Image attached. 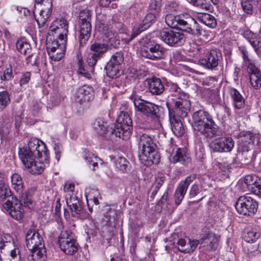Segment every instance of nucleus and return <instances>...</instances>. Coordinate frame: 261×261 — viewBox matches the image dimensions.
<instances>
[{"mask_svg": "<svg viewBox=\"0 0 261 261\" xmlns=\"http://www.w3.org/2000/svg\"><path fill=\"white\" fill-rule=\"evenodd\" d=\"M79 24L80 28V42L81 46H84L90 37L92 25L89 21L79 22Z\"/></svg>", "mask_w": 261, "mask_h": 261, "instance_id": "obj_25", "label": "nucleus"}, {"mask_svg": "<svg viewBox=\"0 0 261 261\" xmlns=\"http://www.w3.org/2000/svg\"><path fill=\"white\" fill-rule=\"evenodd\" d=\"M105 217L107 219L106 221L109 223L111 220H115L116 217V212L114 210L110 209L109 212H107L105 214Z\"/></svg>", "mask_w": 261, "mask_h": 261, "instance_id": "obj_63", "label": "nucleus"}, {"mask_svg": "<svg viewBox=\"0 0 261 261\" xmlns=\"http://www.w3.org/2000/svg\"><path fill=\"white\" fill-rule=\"evenodd\" d=\"M53 5H43L38 15H34V17L39 27L43 26L49 17L52 12Z\"/></svg>", "mask_w": 261, "mask_h": 261, "instance_id": "obj_28", "label": "nucleus"}, {"mask_svg": "<svg viewBox=\"0 0 261 261\" xmlns=\"http://www.w3.org/2000/svg\"><path fill=\"white\" fill-rule=\"evenodd\" d=\"M16 247L14 245L12 237L9 234H4L2 236L0 241V250H8Z\"/></svg>", "mask_w": 261, "mask_h": 261, "instance_id": "obj_38", "label": "nucleus"}, {"mask_svg": "<svg viewBox=\"0 0 261 261\" xmlns=\"http://www.w3.org/2000/svg\"><path fill=\"white\" fill-rule=\"evenodd\" d=\"M1 79L3 81H9L13 77L12 70L11 67L7 68L3 72V73L0 75Z\"/></svg>", "mask_w": 261, "mask_h": 261, "instance_id": "obj_57", "label": "nucleus"}, {"mask_svg": "<svg viewBox=\"0 0 261 261\" xmlns=\"http://www.w3.org/2000/svg\"><path fill=\"white\" fill-rule=\"evenodd\" d=\"M11 192L8 185L3 179L0 180V198L2 200L11 199Z\"/></svg>", "mask_w": 261, "mask_h": 261, "instance_id": "obj_45", "label": "nucleus"}, {"mask_svg": "<svg viewBox=\"0 0 261 261\" xmlns=\"http://www.w3.org/2000/svg\"><path fill=\"white\" fill-rule=\"evenodd\" d=\"M12 188L19 194V199L23 202L24 206L29 209L33 208L34 203L31 199L30 192L23 191V182L21 176L17 173L11 176Z\"/></svg>", "mask_w": 261, "mask_h": 261, "instance_id": "obj_11", "label": "nucleus"}, {"mask_svg": "<svg viewBox=\"0 0 261 261\" xmlns=\"http://www.w3.org/2000/svg\"><path fill=\"white\" fill-rule=\"evenodd\" d=\"M56 159L58 161H59L62 152V145L59 143H55L54 146Z\"/></svg>", "mask_w": 261, "mask_h": 261, "instance_id": "obj_64", "label": "nucleus"}, {"mask_svg": "<svg viewBox=\"0 0 261 261\" xmlns=\"http://www.w3.org/2000/svg\"><path fill=\"white\" fill-rule=\"evenodd\" d=\"M158 15L153 12L148 13L144 17L140 24H136L133 28L131 36L127 34L120 33L116 34L112 30V28L101 21H98L96 24L97 30L106 36L109 40L113 38L117 40L121 39L124 42H129L140 33L147 29L155 21Z\"/></svg>", "mask_w": 261, "mask_h": 261, "instance_id": "obj_2", "label": "nucleus"}, {"mask_svg": "<svg viewBox=\"0 0 261 261\" xmlns=\"http://www.w3.org/2000/svg\"><path fill=\"white\" fill-rule=\"evenodd\" d=\"M25 240L29 250L45 246L42 237L34 230L30 229L27 232Z\"/></svg>", "mask_w": 261, "mask_h": 261, "instance_id": "obj_20", "label": "nucleus"}, {"mask_svg": "<svg viewBox=\"0 0 261 261\" xmlns=\"http://www.w3.org/2000/svg\"><path fill=\"white\" fill-rule=\"evenodd\" d=\"M165 21L169 27L180 30L189 34L200 35L202 33V30L195 19L189 14L175 16L172 14H167Z\"/></svg>", "mask_w": 261, "mask_h": 261, "instance_id": "obj_5", "label": "nucleus"}, {"mask_svg": "<svg viewBox=\"0 0 261 261\" xmlns=\"http://www.w3.org/2000/svg\"><path fill=\"white\" fill-rule=\"evenodd\" d=\"M21 202L16 197H12L11 199H8L3 203L4 208L16 220L21 219L24 215V210Z\"/></svg>", "mask_w": 261, "mask_h": 261, "instance_id": "obj_14", "label": "nucleus"}, {"mask_svg": "<svg viewBox=\"0 0 261 261\" xmlns=\"http://www.w3.org/2000/svg\"><path fill=\"white\" fill-rule=\"evenodd\" d=\"M199 64L208 69H214L218 65L219 53L216 49L200 48L197 49Z\"/></svg>", "mask_w": 261, "mask_h": 261, "instance_id": "obj_10", "label": "nucleus"}, {"mask_svg": "<svg viewBox=\"0 0 261 261\" xmlns=\"http://www.w3.org/2000/svg\"><path fill=\"white\" fill-rule=\"evenodd\" d=\"M114 162L117 168L120 170L122 171L126 170L127 167L128 162L124 157L118 156L115 159Z\"/></svg>", "mask_w": 261, "mask_h": 261, "instance_id": "obj_49", "label": "nucleus"}, {"mask_svg": "<svg viewBox=\"0 0 261 261\" xmlns=\"http://www.w3.org/2000/svg\"><path fill=\"white\" fill-rule=\"evenodd\" d=\"M244 36L245 37H246L250 43L255 48L259 49V48H261V29L259 32L258 38L255 40H254L255 36L254 34L249 31L245 32Z\"/></svg>", "mask_w": 261, "mask_h": 261, "instance_id": "obj_44", "label": "nucleus"}, {"mask_svg": "<svg viewBox=\"0 0 261 261\" xmlns=\"http://www.w3.org/2000/svg\"><path fill=\"white\" fill-rule=\"evenodd\" d=\"M65 199L67 206L71 210L72 215L77 216L83 211V207L80 203L77 196L74 194H66Z\"/></svg>", "mask_w": 261, "mask_h": 261, "instance_id": "obj_22", "label": "nucleus"}, {"mask_svg": "<svg viewBox=\"0 0 261 261\" xmlns=\"http://www.w3.org/2000/svg\"><path fill=\"white\" fill-rule=\"evenodd\" d=\"M0 259L1 261H20V250L17 247L1 250Z\"/></svg>", "mask_w": 261, "mask_h": 261, "instance_id": "obj_24", "label": "nucleus"}, {"mask_svg": "<svg viewBox=\"0 0 261 261\" xmlns=\"http://www.w3.org/2000/svg\"><path fill=\"white\" fill-rule=\"evenodd\" d=\"M94 99L93 88L89 85H85L80 87L74 96V100L80 104L89 102Z\"/></svg>", "mask_w": 261, "mask_h": 261, "instance_id": "obj_19", "label": "nucleus"}, {"mask_svg": "<svg viewBox=\"0 0 261 261\" xmlns=\"http://www.w3.org/2000/svg\"><path fill=\"white\" fill-rule=\"evenodd\" d=\"M229 94L231 98L232 105L234 109L240 110L245 107V98L238 90L233 88H229Z\"/></svg>", "mask_w": 261, "mask_h": 261, "instance_id": "obj_27", "label": "nucleus"}, {"mask_svg": "<svg viewBox=\"0 0 261 261\" xmlns=\"http://www.w3.org/2000/svg\"><path fill=\"white\" fill-rule=\"evenodd\" d=\"M16 46L17 50L20 53L29 58L32 56V48L30 44L27 42L22 40H19L17 41Z\"/></svg>", "mask_w": 261, "mask_h": 261, "instance_id": "obj_40", "label": "nucleus"}, {"mask_svg": "<svg viewBox=\"0 0 261 261\" xmlns=\"http://www.w3.org/2000/svg\"><path fill=\"white\" fill-rule=\"evenodd\" d=\"M161 5L159 1H155L152 2L149 5L150 10L153 11V13L159 14L160 10Z\"/></svg>", "mask_w": 261, "mask_h": 261, "instance_id": "obj_62", "label": "nucleus"}, {"mask_svg": "<svg viewBox=\"0 0 261 261\" xmlns=\"http://www.w3.org/2000/svg\"><path fill=\"white\" fill-rule=\"evenodd\" d=\"M190 3L194 6L198 7L201 9L207 10L210 6L207 3L206 0H189Z\"/></svg>", "mask_w": 261, "mask_h": 261, "instance_id": "obj_52", "label": "nucleus"}, {"mask_svg": "<svg viewBox=\"0 0 261 261\" xmlns=\"http://www.w3.org/2000/svg\"><path fill=\"white\" fill-rule=\"evenodd\" d=\"M168 109L170 127L173 133L177 137L182 136L185 129L179 118H184L188 114L191 106L189 100L169 99L166 102Z\"/></svg>", "mask_w": 261, "mask_h": 261, "instance_id": "obj_3", "label": "nucleus"}, {"mask_svg": "<svg viewBox=\"0 0 261 261\" xmlns=\"http://www.w3.org/2000/svg\"><path fill=\"white\" fill-rule=\"evenodd\" d=\"M249 191L257 196H261V178L257 176V181L253 183Z\"/></svg>", "mask_w": 261, "mask_h": 261, "instance_id": "obj_51", "label": "nucleus"}, {"mask_svg": "<svg viewBox=\"0 0 261 261\" xmlns=\"http://www.w3.org/2000/svg\"><path fill=\"white\" fill-rule=\"evenodd\" d=\"M12 126V121L11 119L7 117H2L0 119V133L3 135L8 134Z\"/></svg>", "mask_w": 261, "mask_h": 261, "instance_id": "obj_41", "label": "nucleus"}, {"mask_svg": "<svg viewBox=\"0 0 261 261\" xmlns=\"http://www.w3.org/2000/svg\"><path fill=\"white\" fill-rule=\"evenodd\" d=\"M109 62H112L113 64L121 66L123 62V56L121 53H117L112 57Z\"/></svg>", "mask_w": 261, "mask_h": 261, "instance_id": "obj_56", "label": "nucleus"}, {"mask_svg": "<svg viewBox=\"0 0 261 261\" xmlns=\"http://www.w3.org/2000/svg\"><path fill=\"white\" fill-rule=\"evenodd\" d=\"M228 139L225 137H221L212 141L210 147L214 151H228Z\"/></svg>", "mask_w": 261, "mask_h": 261, "instance_id": "obj_32", "label": "nucleus"}, {"mask_svg": "<svg viewBox=\"0 0 261 261\" xmlns=\"http://www.w3.org/2000/svg\"><path fill=\"white\" fill-rule=\"evenodd\" d=\"M161 39L170 46L179 45L184 41V35L172 30H165L161 32Z\"/></svg>", "mask_w": 261, "mask_h": 261, "instance_id": "obj_18", "label": "nucleus"}, {"mask_svg": "<svg viewBox=\"0 0 261 261\" xmlns=\"http://www.w3.org/2000/svg\"><path fill=\"white\" fill-rule=\"evenodd\" d=\"M74 187L73 183L69 181L66 182L64 187V190L66 193V194H74L73 193L74 191Z\"/></svg>", "mask_w": 261, "mask_h": 261, "instance_id": "obj_59", "label": "nucleus"}, {"mask_svg": "<svg viewBox=\"0 0 261 261\" xmlns=\"http://www.w3.org/2000/svg\"><path fill=\"white\" fill-rule=\"evenodd\" d=\"M85 160L89 168L93 171H95L98 167V164H102L103 162L101 160L95 156L94 154L89 153L85 158Z\"/></svg>", "mask_w": 261, "mask_h": 261, "instance_id": "obj_39", "label": "nucleus"}, {"mask_svg": "<svg viewBox=\"0 0 261 261\" xmlns=\"http://www.w3.org/2000/svg\"><path fill=\"white\" fill-rule=\"evenodd\" d=\"M239 148L242 151V155H245L246 152L253 150V155L261 152V134L260 133H254L251 132H243L240 134L239 141ZM253 155H249V158L245 160H253Z\"/></svg>", "mask_w": 261, "mask_h": 261, "instance_id": "obj_7", "label": "nucleus"}, {"mask_svg": "<svg viewBox=\"0 0 261 261\" xmlns=\"http://www.w3.org/2000/svg\"><path fill=\"white\" fill-rule=\"evenodd\" d=\"M31 75V73L29 72H27L21 75L19 80V85L21 87L28 83L30 80Z\"/></svg>", "mask_w": 261, "mask_h": 261, "instance_id": "obj_58", "label": "nucleus"}, {"mask_svg": "<svg viewBox=\"0 0 261 261\" xmlns=\"http://www.w3.org/2000/svg\"><path fill=\"white\" fill-rule=\"evenodd\" d=\"M233 205L239 214L249 216L257 212L258 206L257 202L248 195L240 196Z\"/></svg>", "mask_w": 261, "mask_h": 261, "instance_id": "obj_9", "label": "nucleus"}, {"mask_svg": "<svg viewBox=\"0 0 261 261\" xmlns=\"http://www.w3.org/2000/svg\"><path fill=\"white\" fill-rule=\"evenodd\" d=\"M200 243L206 250H215L218 245V239L215 234L210 233L200 240Z\"/></svg>", "mask_w": 261, "mask_h": 261, "instance_id": "obj_29", "label": "nucleus"}, {"mask_svg": "<svg viewBox=\"0 0 261 261\" xmlns=\"http://www.w3.org/2000/svg\"><path fill=\"white\" fill-rule=\"evenodd\" d=\"M189 178V177H187L185 180L181 181L175 190L174 199L176 206L179 205L181 203L187 192L190 183V180Z\"/></svg>", "mask_w": 261, "mask_h": 261, "instance_id": "obj_23", "label": "nucleus"}, {"mask_svg": "<svg viewBox=\"0 0 261 261\" xmlns=\"http://www.w3.org/2000/svg\"><path fill=\"white\" fill-rule=\"evenodd\" d=\"M260 237V233L256 227L248 226L242 232L244 240L249 243L255 242Z\"/></svg>", "mask_w": 261, "mask_h": 261, "instance_id": "obj_26", "label": "nucleus"}, {"mask_svg": "<svg viewBox=\"0 0 261 261\" xmlns=\"http://www.w3.org/2000/svg\"><path fill=\"white\" fill-rule=\"evenodd\" d=\"M165 180V177L163 174H159L155 176L154 187L155 189L159 190Z\"/></svg>", "mask_w": 261, "mask_h": 261, "instance_id": "obj_60", "label": "nucleus"}, {"mask_svg": "<svg viewBox=\"0 0 261 261\" xmlns=\"http://www.w3.org/2000/svg\"><path fill=\"white\" fill-rule=\"evenodd\" d=\"M121 66L113 64L112 62H108L105 69L107 75L111 78H117L120 75Z\"/></svg>", "mask_w": 261, "mask_h": 261, "instance_id": "obj_43", "label": "nucleus"}, {"mask_svg": "<svg viewBox=\"0 0 261 261\" xmlns=\"http://www.w3.org/2000/svg\"><path fill=\"white\" fill-rule=\"evenodd\" d=\"M93 129L100 136H104L109 133L112 135L111 131L113 128L108 129V124L101 118L96 119L92 124Z\"/></svg>", "mask_w": 261, "mask_h": 261, "instance_id": "obj_31", "label": "nucleus"}, {"mask_svg": "<svg viewBox=\"0 0 261 261\" xmlns=\"http://www.w3.org/2000/svg\"><path fill=\"white\" fill-rule=\"evenodd\" d=\"M58 242L61 250L66 254L72 255L78 251V244L69 232H62Z\"/></svg>", "mask_w": 261, "mask_h": 261, "instance_id": "obj_12", "label": "nucleus"}, {"mask_svg": "<svg viewBox=\"0 0 261 261\" xmlns=\"http://www.w3.org/2000/svg\"><path fill=\"white\" fill-rule=\"evenodd\" d=\"M29 250L34 261H46L47 255L45 246L29 249Z\"/></svg>", "mask_w": 261, "mask_h": 261, "instance_id": "obj_36", "label": "nucleus"}, {"mask_svg": "<svg viewBox=\"0 0 261 261\" xmlns=\"http://www.w3.org/2000/svg\"><path fill=\"white\" fill-rule=\"evenodd\" d=\"M134 105L136 110L151 118H157V114L159 113V108L157 105L148 101L136 99L134 101Z\"/></svg>", "mask_w": 261, "mask_h": 261, "instance_id": "obj_17", "label": "nucleus"}, {"mask_svg": "<svg viewBox=\"0 0 261 261\" xmlns=\"http://www.w3.org/2000/svg\"><path fill=\"white\" fill-rule=\"evenodd\" d=\"M192 119V127L197 135H202L211 138L215 136L218 126L208 112L203 110L197 111L193 113Z\"/></svg>", "mask_w": 261, "mask_h": 261, "instance_id": "obj_4", "label": "nucleus"}, {"mask_svg": "<svg viewBox=\"0 0 261 261\" xmlns=\"http://www.w3.org/2000/svg\"><path fill=\"white\" fill-rule=\"evenodd\" d=\"M61 41L59 47L47 53L49 58L55 61H60L65 55L67 40L61 39Z\"/></svg>", "mask_w": 261, "mask_h": 261, "instance_id": "obj_33", "label": "nucleus"}, {"mask_svg": "<svg viewBox=\"0 0 261 261\" xmlns=\"http://www.w3.org/2000/svg\"><path fill=\"white\" fill-rule=\"evenodd\" d=\"M138 145L139 158L143 164L148 166L159 163L160 156L156 151V146L151 136L147 134L141 135Z\"/></svg>", "mask_w": 261, "mask_h": 261, "instance_id": "obj_6", "label": "nucleus"}, {"mask_svg": "<svg viewBox=\"0 0 261 261\" xmlns=\"http://www.w3.org/2000/svg\"><path fill=\"white\" fill-rule=\"evenodd\" d=\"M148 84L150 92L153 94H160L164 90V87L159 78L152 77L148 80Z\"/></svg>", "mask_w": 261, "mask_h": 261, "instance_id": "obj_34", "label": "nucleus"}, {"mask_svg": "<svg viewBox=\"0 0 261 261\" xmlns=\"http://www.w3.org/2000/svg\"><path fill=\"white\" fill-rule=\"evenodd\" d=\"M250 82L251 86L255 89L261 87V72L252 73L249 75Z\"/></svg>", "mask_w": 261, "mask_h": 261, "instance_id": "obj_47", "label": "nucleus"}, {"mask_svg": "<svg viewBox=\"0 0 261 261\" xmlns=\"http://www.w3.org/2000/svg\"><path fill=\"white\" fill-rule=\"evenodd\" d=\"M168 191L169 189H167L159 201V204H161L162 206H163L165 205L166 207H168V205L169 204L168 200Z\"/></svg>", "mask_w": 261, "mask_h": 261, "instance_id": "obj_61", "label": "nucleus"}, {"mask_svg": "<svg viewBox=\"0 0 261 261\" xmlns=\"http://www.w3.org/2000/svg\"><path fill=\"white\" fill-rule=\"evenodd\" d=\"M132 130V120L130 115L126 112H122L117 118V123L111 132L112 136L127 140L130 136Z\"/></svg>", "mask_w": 261, "mask_h": 261, "instance_id": "obj_8", "label": "nucleus"}, {"mask_svg": "<svg viewBox=\"0 0 261 261\" xmlns=\"http://www.w3.org/2000/svg\"><path fill=\"white\" fill-rule=\"evenodd\" d=\"M252 0H242L241 5L245 13L250 14L252 12Z\"/></svg>", "mask_w": 261, "mask_h": 261, "instance_id": "obj_53", "label": "nucleus"}, {"mask_svg": "<svg viewBox=\"0 0 261 261\" xmlns=\"http://www.w3.org/2000/svg\"><path fill=\"white\" fill-rule=\"evenodd\" d=\"M191 160L189 155L187 153L185 148H179L176 151L175 154L173 157V162H179L183 165H187Z\"/></svg>", "mask_w": 261, "mask_h": 261, "instance_id": "obj_35", "label": "nucleus"}, {"mask_svg": "<svg viewBox=\"0 0 261 261\" xmlns=\"http://www.w3.org/2000/svg\"><path fill=\"white\" fill-rule=\"evenodd\" d=\"M200 242L196 240H191L187 237L179 238L176 243L177 249L181 252L190 253L197 247Z\"/></svg>", "mask_w": 261, "mask_h": 261, "instance_id": "obj_21", "label": "nucleus"}, {"mask_svg": "<svg viewBox=\"0 0 261 261\" xmlns=\"http://www.w3.org/2000/svg\"><path fill=\"white\" fill-rule=\"evenodd\" d=\"M109 46L106 43L94 42L90 47V52L87 62L91 67L94 66L108 49Z\"/></svg>", "mask_w": 261, "mask_h": 261, "instance_id": "obj_15", "label": "nucleus"}, {"mask_svg": "<svg viewBox=\"0 0 261 261\" xmlns=\"http://www.w3.org/2000/svg\"><path fill=\"white\" fill-rule=\"evenodd\" d=\"M257 176L254 174H249L246 175L244 179V182L246 185L248 190L253 185V183L257 181Z\"/></svg>", "mask_w": 261, "mask_h": 261, "instance_id": "obj_54", "label": "nucleus"}, {"mask_svg": "<svg viewBox=\"0 0 261 261\" xmlns=\"http://www.w3.org/2000/svg\"><path fill=\"white\" fill-rule=\"evenodd\" d=\"M166 49L160 44H151L146 48L142 49V56L152 60H159L164 59Z\"/></svg>", "mask_w": 261, "mask_h": 261, "instance_id": "obj_16", "label": "nucleus"}, {"mask_svg": "<svg viewBox=\"0 0 261 261\" xmlns=\"http://www.w3.org/2000/svg\"><path fill=\"white\" fill-rule=\"evenodd\" d=\"M10 102L8 93L6 91L0 92V112L3 111Z\"/></svg>", "mask_w": 261, "mask_h": 261, "instance_id": "obj_48", "label": "nucleus"}, {"mask_svg": "<svg viewBox=\"0 0 261 261\" xmlns=\"http://www.w3.org/2000/svg\"><path fill=\"white\" fill-rule=\"evenodd\" d=\"M240 49L243 55L244 63L247 67V71L249 75L252 73L260 72L258 68L255 65V61L249 57L247 50L244 47L240 48Z\"/></svg>", "mask_w": 261, "mask_h": 261, "instance_id": "obj_30", "label": "nucleus"}, {"mask_svg": "<svg viewBox=\"0 0 261 261\" xmlns=\"http://www.w3.org/2000/svg\"><path fill=\"white\" fill-rule=\"evenodd\" d=\"M56 38L54 39L53 41H47L46 43V49L47 53L51 50H54L56 48L60 47L61 44V37H56Z\"/></svg>", "mask_w": 261, "mask_h": 261, "instance_id": "obj_50", "label": "nucleus"}, {"mask_svg": "<svg viewBox=\"0 0 261 261\" xmlns=\"http://www.w3.org/2000/svg\"><path fill=\"white\" fill-rule=\"evenodd\" d=\"M79 22H85L86 21H91V14L88 9H84L80 12Z\"/></svg>", "mask_w": 261, "mask_h": 261, "instance_id": "obj_55", "label": "nucleus"}, {"mask_svg": "<svg viewBox=\"0 0 261 261\" xmlns=\"http://www.w3.org/2000/svg\"><path fill=\"white\" fill-rule=\"evenodd\" d=\"M18 156L23 165L30 173H41L47 163V149L45 144L36 138H31L27 145L20 147Z\"/></svg>", "mask_w": 261, "mask_h": 261, "instance_id": "obj_1", "label": "nucleus"}, {"mask_svg": "<svg viewBox=\"0 0 261 261\" xmlns=\"http://www.w3.org/2000/svg\"><path fill=\"white\" fill-rule=\"evenodd\" d=\"M68 23L66 19L59 18L53 21L49 28L48 34L49 36L61 37L67 40L68 32Z\"/></svg>", "mask_w": 261, "mask_h": 261, "instance_id": "obj_13", "label": "nucleus"}, {"mask_svg": "<svg viewBox=\"0 0 261 261\" xmlns=\"http://www.w3.org/2000/svg\"><path fill=\"white\" fill-rule=\"evenodd\" d=\"M180 90V89L178 87L177 85L175 84H172L170 88V91L171 94V95L168 97L167 102L169 101V99H172L173 100L176 99L177 100L179 99L186 100L181 97Z\"/></svg>", "mask_w": 261, "mask_h": 261, "instance_id": "obj_46", "label": "nucleus"}, {"mask_svg": "<svg viewBox=\"0 0 261 261\" xmlns=\"http://www.w3.org/2000/svg\"><path fill=\"white\" fill-rule=\"evenodd\" d=\"M85 196L88 203L91 201L95 205L99 204L98 198H101L99 191L96 189H86Z\"/></svg>", "mask_w": 261, "mask_h": 261, "instance_id": "obj_42", "label": "nucleus"}, {"mask_svg": "<svg viewBox=\"0 0 261 261\" xmlns=\"http://www.w3.org/2000/svg\"><path fill=\"white\" fill-rule=\"evenodd\" d=\"M197 18L199 21L211 28H214L217 25L215 18L212 15L202 13L198 15Z\"/></svg>", "mask_w": 261, "mask_h": 261, "instance_id": "obj_37", "label": "nucleus"}]
</instances>
